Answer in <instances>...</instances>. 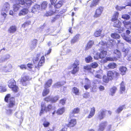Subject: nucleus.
Returning <instances> with one entry per match:
<instances>
[{
	"mask_svg": "<svg viewBox=\"0 0 131 131\" xmlns=\"http://www.w3.org/2000/svg\"><path fill=\"white\" fill-rule=\"evenodd\" d=\"M110 80V78L106 76L105 75H104L102 77V81L103 82L105 83H108Z\"/></svg>",
	"mask_w": 131,
	"mask_h": 131,
	"instance_id": "nucleus-38",
	"label": "nucleus"
},
{
	"mask_svg": "<svg viewBox=\"0 0 131 131\" xmlns=\"http://www.w3.org/2000/svg\"><path fill=\"white\" fill-rule=\"evenodd\" d=\"M59 97L58 95H56L53 97H51V102L52 103H54L56 102L58 100Z\"/></svg>",
	"mask_w": 131,
	"mask_h": 131,
	"instance_id": "nucleus-36",
	"label": "nucleus"
},
{
	"mask_svg": "<svg viewBox=\"0 0 131 131\" xmlns=\"http://www.w3.org/2000/svg\"><path fill=\"white\" fill-rule=\"evenodd\" d=\"M107 53L106 51L104 50H102L99 54H96L94 56V58L96 59H98L99 58L103 59L105 57Z\"/></svg>",
	"mask_w": 131,
	"mask_h": 131,
	"instance_id": "nucleus-9",
	"label": "nucleus"
},
{
	"mask_svg": "<svg viewBox=\"0 0 131 131\" xmlns=\"http://www.w3.org/2000/svg\"><path fill=\"white\" fill-rule=\"evenodd\" d=\"M80 64L79 60L76 59L74 63L72 65L73 68L71 72L72 74L75 75L79 72V66L80 65Z\"/></svg>",
	"mask_w": 131,
	"mask_h": 131,
	"instance_id": "nucleus-6",
	"label": "nucleus"
},
{
	"mask_svg": "<svg viewBox=\"0 0 131 131\" xmlns=\"http://www.w3.org/2000/svg\"><path fill=\"white\" fill-rule=\"evenodd\" d=\"M67 124H66L67 126L68 127L72 128L75 126L77 124V120L75 119L70 118Z\"/></svg>",
	"mask_w": 131,
	"mask_h": 131,
	"instance_id": "nucleus-10",
	"label": "nucleus"
},
{
	"mask_svg": "<svg viewBox=\"0 0 131 131\" xmlns=\"http://www.w3.org/2000/svg\"><path fill=\"white\" fill-rule=\"evenodd\" d=\"M50 0L51 4H50L49 5H53L54 4H55L56 3V2L57 1V0Z\"/></svg>",
	"mask_w": 131,
	"mask_h": 131,
	"instance_id": "nucleus-59",
	"label": "nucleus"
},
{
	"mask_svg": "<svg viewBox=\"0 0 131 131\" xmlns=\"http://www.w3.org/2000/svg\"><path fill=\"white\" fill-rule=\"evenodd\" d=\"M103 8L102 7H98L96 11L95 15L96 16H100L101 15L102 12L103 10Z\"/></svg>",
	"mask_w": 131,
	"mask_h": 131,
	"instance_id": "nucleus-21",
	"label": "nucleus"
},
{
	"mask_svg": "<svg viewBox=\"0 0 131 131\" xmlns=\"http://www.w3.org/2000/svg\"><path fill=\"white\" fill-rule=\"evenodd\" d=\"M111 20L114 23L113 26L117 28V32L118 33H121L124 31V28L121 27L122 24L121 22L117 19L116 17L113 18Z\"/></svg>",
	"mask_w": 131,
	"mask_h": 131,
	"instance_id": "nucleus-4",
	"label": "nucleus"
},
{
	"mask_svg": "<svg viewBox=\"0 0 131 131\" xmlns=\"http://www.w3.org/2000/svg\"><path fill=\"white\" fill-rule=\"evenodd\" d=\"M111 35L112 38L116 39H119L120 37L119 34L115 32L111 34Z\"/></svg>",
	"mask_w": 131,
	"mask_h": 131,
	"instance_id": "nucleus-35",
	"label": "nucleus"
},
{
	"mask_svg": "<svg viewBox=\"0 0 131 131\" xmlns=\"http://www.w3.org/2000/svg\"><path fill=\"white\" fill-rule=\"evenodd\" d=\"M117 65L114 62L110 63L107 65V67L109 69H114L116 67Z\"/></svg>",
	"mask_w": 131,
	"mask_h": 131,
	"instance_id": "nucleus-30",
	"label": "nucleus"
},
{
	"mask_svg": "<svg viewBox=\"0 0 131 131\" xmlns=\"http://www.w3.org/2000/svg\"><path fill=\"white\" fill-rule=\"evenodd\" d=\"M107 124L106 122L105 121L100 123L99 126V128L98 131H103L105 128V127Z\"/></svg>",
	"mask_w": 131,
	"mask_h": 131,
	"instance_id": "nucleus-13",
	"label": "nucleus"
},
{
	"mask_svg": "<svg viewBox=\"0 0 131 131\" xmlns=\"http://www.w3.org/2000/svg\"><path fill=\"white\" fill-rule=\"evenodd\" d=\"M13 110L11 109H9L6 110V114L8 115H11L13 113Z\"/></svg>",
	"mask_w": 131,
	"mask_h": 131,
	"instance_id": "nucleus-50",
	"label": "nucleus"
},
{
	"mask_svg": "<svg viewBox=\"0 0 131 131\" xmlns=\"http://www.w3.org/2000/svg\"><path fill=\"white\" fill-rule=\"evenodd\" d=\"M23 0V3L22 4H20L23 6H22V7H26V8H28L32 3V2L31 0H25V2L24 0Z\"/></svg>",
	"mask_w": 131,
	"mask_h": 131,
	"instance_id": "nucleus-11",
	"label": "nucleus"
},
{
	"mask_svg": "<svg viewBox=\"0 0 131 131\" xmlns=\"http://www.w3.org/2000/svg\"><path fill=\"white\" fill-rule=\"evenodd\" d=\"M55 108V107L52 106L51 104H49L48 105L47 107H46V112L47 113L52 110L54 109Z\"/></svg>",
	"mask_w": 131,
	"mask_h": 131,
	"instance_id": "nucleus-28",
	"label": "nucleus"
},
{
	"mask_svg": "<svg viewBox=\"0 0 131 131\" xmlns=\"http://www.w3.org/2000/svg\"><path fill=\"white\" fill-rule=\"evenodd\" d=\"M106 75L108 77L110 80H112L114 78L118 79L120 76V73L116 71L109 70L107 71Z\"/></svg>",
	"mask_w": 131,
	"mask_h": 131,
	"instance_id": "nucleus-5",
	"label": "nucleus"
},
{
	"mask_svg": "<svg viewBox=\"0 0 131 131\" xmlns=\"http://www.w3.org/2000/svg\"><path fill=\"white\" fill-rule=\"evenodd\" d=\"M117 90V87L115 86H113L111 88L110 90L111 92V95L113 96L115 94Z\"/></svg>",
	"mask_w": 131,
	"mask_h": 131,
	"instance_id": "nucleus-34",
	"label": "nucleus"
},
{
	"mask_svg": "<svg viewBox=\"0 0 131 131\" xmlns=\"http://www.w3.org/2000/svg\"><path fill=\"white\" fill-rule=\"evenodd\" d=\"M72 91L73 93L75 95H79V89L77 87H74L73 88Z\"/></svg>",
	"mask_w": 131,
	"mask_h": 131,
	"instance_id": "nucleus-33",
	"label": "nucleus"
},
{
	"mask_svg": "<svg viewBox=\"0 0 131 131\" xmlns=\"http://www.w3.org/2000/svg\"><path fill=\"white\" fill-rule=\"evenodd\" d=\"M27 66L30 69L32 68L33 64L32 63H28L27 64Z\"/></svg>",
	"mask_w": 131,
	"mask_h": 131,
	"instance_id": "nucleus-58",
	"label": "nucleus"
},
{
	"mask_svg": "<svg viewBox=\"0 0 131 131\" xmlns=\"http://www.w3.org/2000/svg\"><path fill=\"white\" fill-rule=\"evenodd\" d=\"M51 48H50L49 49L48 51L47 52L46 54H45V56H46V55L49 54L51 52Z\"/></svg>",
	"mask_w": 131,
	"mask_h": 131,
	"instance_id": "nucleus-64",
	"label": "nucleus"
},
{
	"mask_svg": "<svg viewBox=\"0 0 131 131\" xmlns=\"http://www.w3.org/2000/svg\"><path fill=\"white\" fill-rule=\"evenodd\" d=\"M64 83H65V82H64L63 83H62L61 82H57L53 85V87L55 88H59L60 87L63 85Z\"/></svg>",
	"mask_w": 131,
	"mask_h": 131,
	"instance_id": "nucleus-37",
	"label": "nucleus"
},
{
	"mask_svg": "<svg viewBox=\"0 0 131 131\" xmlns=\"http://www.w3.org/2000/svg\"><path fill=\"white\" fill-rule=\"evenodd\" d=\"M0 89L1 92H3L6 91L7 89L5 86H0Z\"/></svg>",
	"mask_w": 131,
	"mask_h": 131,
	"instance_id": "nucleus-52",
	"label": "nucleus"
},
{
	"mask_svg": "<svg viewBox=\"0 0 131 131\" xmlns=\"http://www.w3.org/2000/svg\"><path fill=\"white\" fill-rule=\"evenodd\" d=\"M51 97L50 96H48L45 97L43 100L47 102H51Z\"/></svg>",
	"mask_w": 131,
	"mask_h": 131,
	"instance_id": "nucleus-49",
	"label": "nucleus"
},
{
	"mask_svg": "<svg viewBox=\"0 0 131 131\" xmlns=\"http://www.w3.org/2000/svg\"><path fill=\"white\" fill-rule=\"evenodd\" d=\"M13 3H16L19 4H22L23 3V0H10Z\"/></svg>",
	"mask_w": 131,
	"mask_h": 131,
	"instance_id": "nucleus-47",
	"label": "nucleus"
},
{
	"mask_svg": "<svg viewBox=\"0 0 131 131\" xmlns=\"http://www.w3.org/2000/svg\"><path fill=\"white\" fill-rule=\"evenodd\" d=\"M37 42V39H33L31 41L32 44V46H36Z\"/></svg>",
	"mask_w": 131,
	"mask_h": 131,
	"instance_id": "nucleus-53",
	"label": "nucleus"
},
{
	"mask_svg": "<svg viewBox=\"0 0 131 131\" xmlns=\"http://www.w3.org/2000/svg\"><path fill=\"white\" fill-rule=\"evenodd\" d=\"M41 108L39 114L40 116H41L42 114H43L44 111L46 112L45 104H41Z\"/></svg>",
	"mask_w": 131,
	"mask_h": 131,
	"instance_id": "nucleus-25",
	"label": "nucleus"
},
{
	"mask_svg": "<svg viewBox=\"0 0 131 131\" xmlns=\"http://www.w3.org/2000/svg\"><path fill=\"white\" fill-rule=\"evenodd\" d=\"M114 53L116 54V56L118 58H120L121 56V53L119 50L117 49H115L114 50Z\"/></svg>",
	"mask_w": 131,
	"mask_h": 131,
	"instance_id": "nucleus-44",
	"label": "nucleus"
},
{
	"mask_svg": "<svg viewBox=\"0 0 131 131\" xmlns=\"http://www.w3.org/2000/svg\"><path fill=\"white\" fill-rule=\"evenodd\" d=\"M95 77L99 79H101L102 76L100 74H97L95 75Z\"/></svg>",
	"mask_w": 131,
	"mask_h": 131,
	"instance_id": "nucleus-62",
	"label": "nucleus"
},
{
	"mask_svg": "<svg viewBox=\"0 0 131 131\" xmlns=\"http://www.w3.org/2000/svg\"><path fill=\"white\" fill-rule=\"evenodd\" d=\"M10 56L9 54H7L5 56V58L3 59H1L0 60V62L1 63L3 62L6 61V60L9 59L10 58Z\"/></svg>",
	"mask_w": 131,
	"mask_h": 131,
	"instance_id": "nucleus-43",
	"label": "nucleus"
},
{
	"mask_svg": "<svg viewBox=\"0 0 131 131\" xmlns=\"http://www.w3.org/2000/svg\"><path fill=\"white\" fill-rule=\"evenodd\" d=\"M83 68L85 70H89L90 69V66L89 65L85 66Z\"/></svg>",
	"mask_w": 131,
	"mask_h": 131,
	"instance_id": "nucleus-57",
	"label": "nucleus"
},
{
	"mask_svg": "<svg viewBox=\"0 0 131 131\" xmlns=\"http://www.w3.org/2000/svg\"><path fill=\"white\" fill-rule=\"evenodd\" d=\"M31 22L30 21H27L21 25V27L24 28L28 26L30 24Z\"/></svg>",
	"mask_w": 131,
	"mask_h": 131,
	"instance_id": "nucleus-40",
	"label": "nucleus"
},
{
	"mask_svg": "<svg viewBox=\"0 0 131 131\" xmlns=\"http://www.w3.org/2000/svg\"><path fill=\"white\" fill-rule=\"evenodd\" d=\"M80 111L79 108L77 107L74 108L72 111L70 113L69 115V118H71L72 117H75L74 115H72L71 114H74L79 113Z\"/></svg>",
	"mask_w": 131,
	"mask_h": 131,
	"instance_id": "nucleus-14",
	"label": "nucleus"
},
{
	"mask_svg": "<svg viewBox=\"0 0 131 131\" xmlns=\"http://www.w3.org/2000/svg\"><path fill=\"white\" fill-rule=\"evenodd\" d=\"M106 60L109 61H116L117 60V58L116 57H107L106 58Z\"/></svg>",
	"mask_w": 131,
	"mask_h": 131,
	"instance_id": "nucleus-46",
	"label": "nucleus"
},
{
	"mask_svg": "<svg viewBox=\"0 0 131 131\" xmlns=\"http://www.w3.org/2000/svg\"><path fill=\"white\" fill-rule=\"evenodd\" d=\"M19 67L21 69H27V67L26 66L25 64H22L20 65L19 66Z\"/></svg>",
	"mask_w": 131,
	"mask_h": 131,
	"instance_id": "nucleus-54",
	"label": "nucleus"
},
{
	"mask_svg": "<svg viewBox=\"0 0 131 131\" xmlns=\"http://www.w3.org/2000/svg\"><path fill=\"white\" fill-rule=\"evenodd\" d=\"M48 3L47 2L44 1L42 3L41 5V9H45L47 7Z\"/></svg>",
	"mask_w": 131,
	"mask_h": 131,
	"instance_id": "nucleus-42",
	"label": "nucleus"
},
{
	"mask_svg": "<svg viewBox=\"0 0 131 131\" xmlns=\"http://www.w3.org/2000/svg\"><path fill=\"white\" fill-rule=\"evenodd\" d=\"M8 86L9 88L16 85V82L13 79H11L9 80L8 82Z\"/></svg>",
	"mask_w": 131,
	"mask_h": 131,
	"instance_id": "nucleus-22",
	"label": "nucleus"
},
{
	"mask_svg": "<svg viewBox=\"0 0 131 131\" xmlns=\"http://www.w3.org/2000/svg\"><path fill=\"white\" fill-rule=\"evenodd\" d=\"M120 92L121 94H122L125 90V84L123 81H122L120 84Z\"/></svg>",
	"mask_w": 131,
	"mask_h": 131,
	"instance_id": "nucleus-16",
	"label": "nucleus"
},
{
	"mask_svg": "<svg viewBox=\"0 0 131 131\" xmlns=\"http://www.w3.org/2000/svg\"><path fill=\"white\" fill-rule=\"evenodd\" d=\"M85 60L86 62L87 63L90 62V56H89L86 58L85 59Z\"/></svg>",
	"mask_w": 131,
	"mask_h": 131,
	"instance_id": "nucleus-60",
	"label": "nucleus"
},
{
	"mask_svg": "<svg viewBox=\"0 0 131 131\" xmlns=\"http://www.w3.org/2000/svg\"><path fill=\"white\" fill-rule=\"evenodd\" d=\"M124 26L127 29L131 30V22L130 21L126 22L125 21H123Z\"/></svg>",
	"mask_w": 131,
	"mask_h": 131,
	"instance_id": "nucleus-18",
	"label": "nucleus"
},
{
	"mask_svg": "<svg viewBox=\"0 0 131 131\" xmlns=\"http://www.w3.org/2000/svg\"><path fill=\"white\" fill-rule=\"evenodd\" d=\"M52 83V80L50 79L48 80L44 84V87L48 88L51 85Z\"/></svg>",
	"mask_w": 131,
	"mask_h": 131,
	"instance_id": "nucleus-27",
	"label": "nucleus"
},
{
	"mask_svg": "<svg viewBox=\"0 0 131 131\" xmlns=\"http://www.w3.org/2000/svg\"><path fill=\"white\" fill-rule=\"evenodd\" d=\"M127 6H131V2H128L127 3V4L125 6H118L117 5L116 6V8L117 10L121 11L123 9H125V7Z\"/></svg>",
	"mask_w": 131,
	"mask_h": 131,
	"instance_id": "nucleus-23",
	"label": "nucleus"
},
{
	"mask_svg": "<svg viewBox=\"0 0 131 131\" xmlns=\"http://www.w3.org/2000/svg\"><path fill=\"white\" fill-rule=\"evenodd\" d=\"M43 120H45V121L43 123V125L44 127H48L50 124L49 122L46 121V119L45 117L43 119H42L41 120L42 121H43Z\"/></svg>",
	"mask_w": 131,
	"mask_h": 131,
	"instance_id": "nucleus-31",
	"label": "nucleus"
},
{
	"mask_svg": "<svg viewBox=\"0 0 131 131\" xmlns=\"http://www.w3.org/2000/svg\"><path fill=\"white\" fill-rule=\"evenodd\" d=\"M10 94L6 95L4 98L5 102L8 103L7 107L9 108H13L16 105V101L14 97H10Z\"/></svg>",
	"mask_w": 131,
	"mask_h": 131,
	"instance_id": "nucleus-3",
	"label": "nucleus"
},
{
	"mask_svg": "<svg viewBox=\"0 0 131 131\" xmlns=\"http://www.w3.org/2000/svg\"><path fill=\"white\" fill-rule=\"evenodd\" d=\"M98 66V64L96 62L93 63L92 64L91 67L93 68H95Z\"/></svg>",
	"mask_w": 131,
	"mask_h": 131,
	"instance_id": "nucleus-55",
	"label": "nucleus"
},
{
	"mask_svg": "<svg viewBox=\"0 0 131 131\" xmlns=\"http://www.w3.org/2000/svg\"><path fill=\"white\" fill-rule=\"evenodd\" d=\"M50 92V90L48 88L44 87L42 93V96L44 97L48 95Z\"/></svg>",
	"mask_w": 131,
	"mask_h": 131,
	"instance_id": "nucleus-24",
	"label": "nucleus"
},
{
	"mask_svg": "<svg viewBox=\"0 0 131 131\" xmlns=\"http://www.w3.org/2000/svg\"><path fill=\"white\" fill-rule=\"evenodd\" d=\"M17 27L15 25L11 26L8 30V31L10 33H13L17 30Z\"/></svg>",
	"mask_w": 131,
	"mask_h": 131,
	"instance_id": "nucleus-15",
	"label": "nucleus"
},
{
	"mask_svg": "<svg viewBox=\"0 0 131 131\" xmlns=\"http://www.w3.org/2000/svg\"><path fill=\"white\" fill-rule=\"evenodd\" d=\"M40 55V53H37L36 55V57H33L32 59V61L35 68L37 69L38 70L39 69L40 67L43 65L45 62V57L44 56H42L41 57L38 64H36L39 60Z\"/></svg>",
	"mask_w": 131,
	"mask_h": 131,
	"instance_id": "nucleus-1",
	"label": "nucleus"
},
{
	"mask_svg": "<svg viewBox=\"0 0 131 131\" xmlns=\"http://www.w3.org/2000/svg\"><path fill=\"white\" fill-rule=\"evenodd\" d=\"M99 0H94L92 2L91 7L95 6L98 4Z\"/></svg>",
	"mask_w": 131,
	"mask_h": 131,
	"instance_id": "nucleus-48",
	"label": "nucleus"
},
{
	"mask_svg": "<svg viewBox=\"0 0 131 131\" xmlns=\"http://www.w3.org/2000/svg\"><path fill=\"white\" fill-rule=\"evenodd\" d=\"M106 111V110H102L100 112L98 115V117L100 120L104 118V115H105Z\"/></svg>",
	"mask_w": 131,
	"mask_h": 131,
	"instance_id": "nucleus-26",
	"label": "nucleus"
},
{
	"mask_svg": "<svg viewBox=\"0 0 131 131\" xmlns=\"http://www.w3.org/2000/svg\"><path fill=\"white\" fill-rule=\"evenodd\" d=\"M30 80L29 77L27 75H24L20 79V82L23 85L26 86L27 82Z\"/></svg>",
	"mask_w": 131,
	"mask_h": 131,
	"instance_id": "nucleus-8",
	"label": "nucleus"
},
{
	"mask_svg": "<svg viewBox=\"0 0 131 131\" xmlns=\"http://www.w3.org/2000/svg\"><path fill=\"white\" fill-rule=\"evenodd\" d=\"M119 70L121 72V74L122 75H123L125 74L127 69L125 67L122 66L119 68Z\"/></svg>",
	"mask_w": 131,
	"mask_h": 131,
	"instance_id": "nucleus-20",
	"label": "nucleus"
},
{
	"mask_svg": "<svg viewBox=\"0 0 131 131\" xmlns=\"http://www.w3.org/2000/svg\"><path fill=\"white\" fill-rule=\"evenodd\" d=\"M40 7V5L38 4L34 5L31 9V12L35 14H37L39 12Z\"/></svg>",
	"mask_w": 131,
	"mask_h": 131,
	"instance_id": "nucleus-12",
	"label": "nucleus"
},
{
	"mask_svg": "<svg viewBox=\"0 0 131 131\" xmlns=\"http://www.w3.org/2000/svg\"><path fill=\"white\" fill-rule=\"evenodd\" d=\"M64 107H62L59 108L56 111V113L58 115H61L64 112Z\"/></svg>",
	"mask_w": 131,
	"mask_h": 131,
	"instance_id": "nucleus-32",
	"label": "nucleus"
},
{
	"mask_svg": "<svg viewBox=\"0 0 131 131\" xmlns=\"http://www.w3.org/2000/svg\"><path fill=\"white\" fill-rule=\"evenodd\" d=\"M125 105H123L120 106L117 108L116 111V112L117 113H119L120 112L122 111L123 109H125Z\"/></svg>",
	"mask_w": 131,
	"mask_h": 131,
	"instance_id": "nucleus-29",
	"label": "nucleus"
},
{
	"mask_svg": "<svg viewBox=\"0 0 131 131\" xmlns=\"http://www.w3.org/2000/svg\"><path fill=\"white\" fill-rule=\"evenodd\" d=\"M14 92L16 93L18 91V88L16 85L10 88Z\"/></svg>",
	"mask_w": 131,
	"mask_h": 131,
	"instance_id": "nucleus-45",
	"label": "nucleus"
},
{
	"mask_svg": "<svg viewBox=\"0 0 131 131\" xmlns=\"http://www.w3.org/2000/svg\"><path fill=\"white\" fill-rule=\"evenodd\" d=\"M102 30L100 29L98 30H96L94 33V35L95 37H98L101 35Z\"/></svg>",
	"mask_w": 131,
	"mask_h": 131,
	"instance_id": "nucleus-41",
	"label": "nucleus"
},
{
	"mask_svg": "<svg viewBox=\"0 0 131 131\" xmlns=\"http://www.w3.org/2000/svg\"><path fill=\"white\" fill-rule=\"evenodd\" d=\"M99 89L100 91H102L104 89V88L103 86L100 85L99 87Z\"/></svg>",
	"mask_w": 131,
	"mask_h": 131,
	"instance_id": "nucleus-63",
	"label": "nucleus"
},
{
	"mask_svg": "<svg viewBox=\"0 0 131 131\" xmlns=\"http://www.w3.org/2000/svg\"><path fill=\"white\" fill-rule=\"evenodd\" d=\"M66 101V99H62L60 100L59 103L62 105H63L65 103Z\"/></svg>",
	"mask_w": 131,
	"mask_h": 131,
	"instance_id": "nucleus-56",
	"label": "nucleus"
},
{
	"mask_svg": "<svg viewBox=\"0 0 131 131\" xmlns=\"http://www.w3.org/2000/svg\"><path fill=\"white\" fill-rule=\"evenodd\" d=\"M28 12V10L27 8H24L20 11L19 15V16H24L27 14Z\"/></svg>",
	"mask_w": 131,
	"mask_h": 131,
	"instance_id": "nucleus-17",
	"label": "nucleus"
},
{
	"mask_svg": "<svg viewBox=\"0 0 131 131\" xmlns=\"http://www.w3.org/2000/svg\"><path fill=\"white\" fill-rule=\"evenodd\" d=\"M10 9V5L8 2H6L3 5L1 12V15L3 16H6V13Z\"/></svg>",
	"mask_w": 131,
	"mask_h": 131,
	"instance_id": "nucleus-7",
	"label": "nucleus"
},
{
	"mask_svg": "<svg viewBox=\"0 0 131 131\" xmlns=\"http://www.w3.org/2000/svg\"><path fill=\"white\" fill-rule=\"evenodd\" d=\"M63 1L62 0L59 1L53 5H49V10L45 14V16H49L52 15L55 12V8H60L62 5Z\"/></svg>",
	"mask_w": 131,
	"mask_h": 131,
	"instance_id": "nucleus-2",
	"label": "nucleus"
},
{
	"mask_svg": "<svg viewBox=\"0 0 131 131\" xmlns=\"http://www.w3.org/2000/svg\"><path fill=\"white\" fill-rule=\"evenodd\" d=\"M95 110L94 107L92 108L91 110V117L93 116L95 114Z\"/></svg>",
	"mask_w": 131,
	"mask_h": 131,
	"instance_id": "nucleus-51",
	"label": "nucleus"
},
{
	"mask_svg": "<svg viewBox=\"0 0 131 131\" xmlns=\"http://www.w3.org/2000/svg\"><path fill=\"white\" fill-rule=\"evenodd\" d=\"M20 6L18 4H14L13 6V9L15 12L18 11L20 7Z\"/></svg>",
	"mask_w": 131,
	"mask_h": 131,
	"instance_id": "nucleus-39",
	"label": "nucleus"
},
{
	"mask_svg": "<svg viewBox=\"0 0 131 131\" xmlns=\"http://www.w3.org/2000/svg\"><path fill=\"white\" fill-rule=\"evenodd\" d=\"M90 48V44L88 43L87 45L85 47V50H88Z\"/></svg>",
	"mask_w": 131,
	"mask_h": 131,
	"instance_id": "nucleus-61",
	"label": "nucleus"
},
{
	"mask_svg": "<svg viewBox=\"0 0 131 131\" xmlns=\"http://www.w3.org/2000/svg\"><path fill=\"white\" fill-rule=\"evenodd\" d=\"M80 36V35L79 34H76L71 40L70 41L71 43V44H73L75 43L77 40H78Z\"/></svg>",
	"mask_w": 131,
	"mask_h": 131,
	"instance_id": "nucleus-19",
	"label": "nucleus"
}]
</instances>
